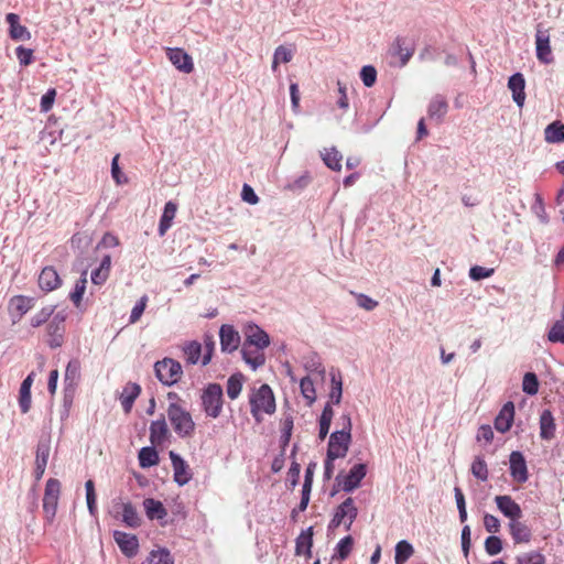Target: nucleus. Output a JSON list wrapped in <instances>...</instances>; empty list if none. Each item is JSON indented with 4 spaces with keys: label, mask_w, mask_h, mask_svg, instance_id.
I'll return each mask as SVG.
<instances>
[{
    "label": "nucleus",
    "mask_w": 564,
    "mask_h": 564,
    "mask_svg": "<svg viewBox=\"0 0 564 564\" xmlns=\"http://www.w3.org/2000/svg\"><path fill=\"white\" fill-rule=\"evenodd\" d=\"M167 399L170 403L166 412L174 432L182 438L192 436L195 431V422L191 413L178 403L180 398L175 392H169Z\"/></svg>",
    "instance_id": "obj_1"
},
{
    "label": "nucleus",
    "mask_w": 564,
    "mask_h": 564,
    "mask_svg": "<svg viewBox=\"0 0 564 564\" xmlns=\"http://www.w3.org/2000/svg\"><path fill=\"white\" fill-rule=\"evenodd\" d=\"M341 430L329 436L327 454L329 458H343L347 455L351 442V420L349 414L340 416Z\"/></svg>",
    "instance_id": "obj_2"
},
{
    "label": "nucleus",
    "mask_w": 564,
    "mask_h": 564,
    "mask_svg": "<svg viewBox=\"0 0 564 564\" xmlns=\"http://www.w3.org/2000/svg\"><path fill=\"white\" fill-rule=\"evenodd\" d=\"M250 406L252 416L260 421V412L272 414L275 411V399L272 389L268 384H262L250 397Z\"/></svg>",
    "instance_id": "obj_3"
},
{
    "label": "nucleus",
    "mask_w": 564,
    "mask_h": 564,
    "mask_svg": "<svg viewBox=\"0 0 564 564\" xmlns=\"http://www.w3.org/2000/svg\"><path fill=\"white\" fill-rule=\"evenodd\" d=\"M202 405L207 416L217 419L223 410L224 392L218 383H209L202 393Z\"/></svg>",
    "instance_id": "obj_4"
},
{
    "label": "nucleus",
    "mask_w": 564,
    "mask_h": 564,
    "mask_svg": "<svg viewBox=\"0 0 564 564\" xmlns=\"http://www.w3.org/2000/svg\"><path fill=\"white\" fill-rule=\"evenodd\" d=\"M154 370L156 378L165 386L176 383L182 376L181 364L172 358H164L155 362Z\"/></svg>",
    "instance_id": "obj_5"
},
{
    "label": "nucleus",
    "mask_w": 564,
    "mask_h": 564,
    "mask_svg": "<svg viewBox=\"0 0 564 564\" xmlns=\"http://www.w3.org/2000/svg\"><path fill=\"white\" fill-rule=\"evenodd\" d=\"M61 494V482L55 478H50L46 481L44 497H43V511L48 522H52L57 510V503Z\"/></svg>",
    "instance_id": "obj_6"
},
{
    "label": "nucleus",
    "mask_w": 564,
    "mask_h": 564,
    "mask_svg": "<svg viewBox=\"0 0 564 564\" xmlns=\"http://www.w3.org/2000/svg\"><path fill=\"white\" fill-rule=\"evenodd\" d=\"M358 509L355 506L351 497L346 498L336 509L332 520L328 523V530H335L345 522V519H350L354 522L357 519Z\"/></svg>",
    "instance_id": "obj_7"
},
{
    "label": "nucleus",
    "mask_w": 564,
    "mask_h": 564,
    "mask_svg": "<svg viewBox=\"0 0 564 564\" xmlns=\"http://www.w3.org/2000/svg\"><path fill=\"white\" fill-rule=\"evenodd\" d=\"M367 474V466L365 464H356L346 476L337 475L336 481L341 486L345 492H351L360 486L361 480Z\"/></svg>",
    "instance_id": "obj_8"
},
{
    "label": "nucleus",
    "mask_w": 564,
    "mask_h": 564,
    "mask_svg": "<svg viewBox=\"0 0 564 564\" xmlns=\"http://www.w3.org/2000/svg\"><path fill=\"white\" fill-rule=\"evenodd\" d=\"M245 337L242 345L248 347L263 350L270 345V336L268 333L256 324H250L246 327Z\"/></svg>",
    "instance_id": "obj_9"
},
{
    "label": "nucleus",
    "mask_w": 564,
    "mask_h": 564,
    "mask_svg": "<svg viewBox=\"0 0 564 564\" xmlns=\"http://www.w3.org/2000/svg\"><path fill=\"white\" fill-rule=\"evenodd\" d=\"M535 51H536V58L541 63L550 64L553 62L549 31L542 30L541 25L538 26V30L535 33Z\"/></svg>",
    "instance_id": "obj_10"
},
{
    "label": "nucleus",
    "mask_w": 564,
    "mask_h": 564,
    "mask_svg": "<svg viewBox=\"0 0 564 564\" xmlns=\"http://www.w3.org/2000/svg\"><path fill=\"white\" fill-rule=\"evenodd\" d=\"M113 540L127 557L131 558L138 554L139 541L137 535L116 530L113 531Z\"/></svg>",
    "instance_id": "obj_11"
},
{
    "label": "nucleus",
    "mask_w": 564,
    "mask_h": 564,
    "mask_svg": "<svg viewBox=\"0 0 564 564\" xmlns=\"http://www.w3.org/2000/svg\"><path fill=\"white\" fill-rule=\"evenodd\" d=\"M510 475L519 484H523L529 479L527 462L523 454L519 451H513L509 457Z\"/></svg>",
    "instance_id": "obj_12"
},
{
    "label": "nucleus",
    "mask_w": 564,
    "mask_h": 564,
    "mask_svg": "<svg viewBox=\"0 0 564 564\" xmlns=\"http://www.w3.org/2000/svg\"><path fill=\"white\" fill-rule=\"evenodd\" d=\"M169 456L174 471V481L178 486L186 485L192 479L187 463L173 451L169 453Z\"/></svg>",
    "instance_id": "obj_13"
},
{
    "label": "nucleus",
    "mask_w": 564,
    "mask_h": 564,
    "mask_svg": "<svg viewBox=\"0 0 564 564\" xmlns=\"http://www.w3.org/2000/svg\"><path fill=\"white\" fill-rule=\"evenodd\" d=\"M166 55L170 62L181 72L189 74L194 69L192 57L180 47L167 48Z\"/></svg>",
    "instance_id": "obj_14"
},
{
    "label": "nucleus",
    "mask_w": 564,
    "mask_h": 564,
    "mask_svg": "<svg viewBox=\"0 0 564 564\" xmlns=\"http://www.w3.org/2000/svg\"><path fill=\"white\" fill-rule=\"evenodd\" d=\"M220 347L224 352L235 351L240 344L239 333L231 325H223L219 330Z\"/></svg>",
    "instance_id": "obj_15"
},
{
    "label": "nucleus",
    "mask_w": 564,
    "mask_h": 564,
    "mask_svg": "<svg viewBox=\"0 0 564 564\" xmlns=\"http://www.w3.org/2000/svg\"><path fill=\"white\" fill-rule=\"evenodd\" d=\"M495 501L498 509L511 521L518 520L522 517L520 506L510 496H497Z\"/></svg>",
    "instance_id": "obj_16"
},
{
    "label": "nucleus",
    "mask_w": 564,
    "mask_h": 564,
    "mask_svg": "<svg viewBox=\"0 0 564 564\" xmlns=\"http://www.w3.org/2000/svg\"><path fill=\"white\" fill-rule=\"evenodd\" d=\"M508 88L512 93V99L518 107L522 108L525 101V79L521 73H514L508 79Z\"/></svg>",
    "instance_id": "obj_17"
},
{
    "label": "nucleus",
    "mask_w": 564,
    "mask_h": 564,
    "mask_svg": "<svg viewBox=\"0 0 564 564\" xmlns=\"http://www.w3.org/2000/svg\"><path fill=\"white\" fill-rule=\"evenodd\" d=\"M6 21L9 24V35L13 41H29L31 32L20 24V17L17 13H8Z\"/></svg>",
    "instance_id": "obj_18"
},
{
    "label": "nucleus",
    "mask_w": 564,
    "mask_h": 564,
    "mask_svg": "<svg viewBox=\"0 0 564 564\" xmlns=\"http://www.w3.org/2000/svg\"><path fill=\"white\" fill-rule=\"evenodd\" d=\"M62 284L57 271L53 267H45L39 275V286L41 290L51 292Z\"/></svg>",
    "instance_id": "obj_19"
},
{
    "label": "nucleus",
    "mask_w": 564,
    "mask_h": 564,
    "mask_svg": "<svg viewBox=\"0 0 564 564\" xmlns=\"http://www.w3.org/2000/svg\"><path fill=\"white\" fill-rule=\"evenodd\" d=\"M514 417V404L511 401H508L497 417L495 419V427L497 431L501 433H506L510 430Z\"/></svg>",
    "instance_id": "obj_20"
},
{
    "label": "nucleus",
    "mask_w": 564,
    "mask_h": 564,
    "mask_svg": "<svg viewBox=\"0 0 564 564\" xmlns=\"http://www.w3.org/2000/svg\"><path fill=\"white\" fill-rule=\"evenodd\" d=\"M448 111V104L444 96L435 95L427 107V115L430 119L441 123Z\"/></svg>",
    "instance_id": "obj_21"
},
{
    "label": "nucleus",
    "mask_w": 564,
    "mask_h": 564,
    "mask_svg": "<svg viewBox=\"0 0 564 564\" xmlns=\"http://www.w3.org/2000/svg\"><path fill=\"white\" fill-rule=\"evenodd\" d=\"M169 434V427L163 416L151 423L150 441L153 445H161L164 443L167 440Z\"/></svg>",
    "instance_id": "obj_22"
},
{
    "label": "nucleus",
    "mask_w": 564,
    "mask_h": 564,
    "mask_svg": "<svg viewBox=\"0 0 564 564\" xmlns=\"http://www.w3.org/2000/svg\"><path fill=\"white\" fill-rule=\"evenodd\" d=\"M312 546H313V527L303 530L300 535L295 540V554L296 555H306L307 557L312 556Z\"/></svg>",
    "instance_id": "obj_23"
},
{
    "label": "nucleus",
    "mask_w": 564,
    "mask_h": 564,
    "mask_svg": "<svg viewBox=\"0 0 564 564\" xmlns=\"http://www.w3.org/2000/svg\"><path fill=\"white\" fill-rule=\"evenodd\" d=\"M555 421L550 410H543L540 415V437L544 441H550L555 435Z\"/></svg>",
    "instance_id": "obj_24"
},
{
    "label": "nucleus",
    "mask_w": 564,
    "mask_h": 564,
    "mask_svg": "<svg viewBox=\"0 0 564 564\" xmlns=\"http://www.w3.org/2000/svg\"><path fill=\"white\" fill-rule=\"evenodd\" d=\"M80 378V362L77 359L68 361L64 376L66 391H74Z\"/></svg>",
    "instance_id": "obj_25"
},
{
    "label": "nucleus",
    "mask_w": 564,
    "mask_h": 564,
    "mask_svg": "<svg viewBox=\"0 0 564 564\" xmlns=\"http://www.w3.org/2000/svg\"><path fill=\"white\" fill-rule=\"evenodd\" d=\"M141 392V387L138 383H128L120 395V402L124 413H130L135 399Z\"/></svg>",
    "instance_id": "obj_26"
},
{
    "label": "nucleus",
    "mask_w": 564,
    "mask_h": 564,
    "mask_svg": "<svg viewBox=\"0 0 564 564\" xmlns=\"http://www.w3.org/2000/svg\"><path fill=\"white\" fill-rule=\"evenodd\" d=\"M110 269L111 256L106 254L102 257L99 267L91 271V282L96 285H102L109 278Z\"/></svg>",
    "instance_id": "obj_27"
},
{
    "label": "nucleus",
    "mask_w": 564,
    "mask_h": 564,
    "mask_svg": "<svg viewBox=\"0 0 564 564\" xmlns=\"http://www.w3.org/2000/svg\"><path fill=\"white\" fill-rule=\"evenodd\" d=\"M241 355L245 362L248 364L253 370L263 366L265 362V357L262 350L248 347L246 345H242Z\"/></svg>",
    "instance_id": "obj_28"
},
{
    "label": "nucleus",
    "mask_w": 564,
    "mask_h": 564,
    "mask_svg": "<svg viewBox=\"0 0 564 564\" xmlns=\"http://www.w3.org/2000/svg\"><path fill=\"white\" fill-rule=\"evenodd\" d=\"M34 373H30L21 383L19 406L22 413H28L31 409V387L33 383Z\"/></svg>",
    "instance_id": "obj_29"
},
{
    "label": "nucleus",
    "mask_w": 564,
    "mask_h": 564,
    "mask_svg": "<svg viewBox=\"0 0 564 564\" xmlns=\"http://www.w3.org/2000/svg\"><path fill=\"white\" fill-rule=\"evenodd\" d=\"M143 507L147 513V517L150 520H162L167 516V511L164 508L163 503L153 498H147L143 500Z\"/></svg>",
    "instance_id": "obj_30"
},
{
    "label": "nucleus",
    "mask_w": 564,
    "mask_h": 564,
    "mask_svg": "<svg viewBox=\"0 0 564 564\" xmlns=\"http://www.w3.org/2000/svg\"><path fill=\"white\" fill-rule=\"evenodd\" d=\"M177 205L174 202H167L164 206L163 214L159 223V235L163 237L171 228L173 219L176 215Z\"/></svg>",
    "instance_id": "obj_31"
},
{
    "label": "nucleus",
    "mask_w": 564,
    "mask_h": 564,
    "mask_svg": "<svg viewBox=\"0 0 564 564\" xmlns=\"http://www.w3.org/2000/svg\"><path fill=\"white\" fill-rule=\"evenodd\" d=\"M509 527L516 543H528L531 540L532 533L527 524L514 520L510 522Z\"/></svg>",
    "instance_id": "obj_32"
},
{
    "label": "nucleus",
    "mask_w": 564,
    "mask_h": 564,
    "mask_svg": "<svg viewBox=\"0 0 564 564\" xmlns=\"http://www.w3.org/2000/svg\"><path fill=\"white\" fill-rule=\"evenodd\" d=\"M303 366L310 373H317L324 378L325 368L322 364L321 357L316 352L311 351L303 356Z\"/></svg>",
    "instance_id": "obj_33"
},
{
    "label": "nucleus",
    "mask_w": 564,
    "mask_h": 564,
    "mask_svg": "<svg viewBox=\"0 0 564 564\" xmlns=\"http://www.w3.org/2000/svg\"><path fill=\"white\" fill-rule=\"evenodd\" d=\"M65 326L50 322L47 325V344L51 348H58L64 343Z\"/></svg>",
    "instance_id": "obj_34"
},
{
    "label": "nucleus",
    "mask_w": 564,
    "mask_h": 564,
    "mask_svg": "<svg viewBox=\"0 0 564 564\" xmlns=\"http://www.w3.org/2000/svg\"><path fill=\"white\" fill-rule=\"evenodd\" d=\"M322 159L324 163L334 171H340L341 169V160L343 155L340 152L335 148H325L324 151L321 152Z\"/></svg>",
    "instance_id": "obj_35"
},
{
    "label": "nucleus",
    "mask_w": 564,
    "mask_h": 564,
    "mask_svg": "<svg viewBox=\"0 0 564 564\" xmlns=\"http://www.w3.org/2000/svg\"><path fill=\"white\" fill-rule=\"evenodd\" d=\"M142 564H174V558L167 549L161 547L151 551Z\"/></svg>",
    "instance_id": "obj_36"
},
{
    "label": "nucleus",
    "mask_w": 564,
    "mask_h": 564,
    "mask_svg": "<svg viewBox=\"0 0 564 564\" xmlns=\"http://www.w3.org/2000/svg\"><path fill=\"white\" fill-rule=\"evenodd\" d=\"M544 138L549 143L564 142V124L560 121L550 123L544 130Z\"/></svg>",
    "instance_id": "obj_37"
},
{
    "label": "nucleus",
    "mask_w": 564,
    "mask_h": 564,
    "mask_svg": "<svg viewBox=\"0 0 564 564\" xmlns=\"http://www.w3.org/2000/svg\"><path fill=\"white\" fill-rule=\"evenodd\" d=\"M122 506V521L129 528H139L141 525V519L137 512V509L131 502H124Z\"/></svg>",
    "instance_id": "obj_38"
},
{
    "label": "nucleus",
    "mask_w": 564,
    "mask_h": 564,
    "mask_svg": "<svg viewBox=\"0 0 564 564\" xmlns=\"http://www.w3.org/2000/svg\"><path fill=\"white\" fill-rule=\"evenodd\" d=\"M334 417V410L329 403H326L324 406L322 414L319 416V431H318V437L323 441L328 432L332 424V420Z\"/></svg>",
    "instance_id": "obj_39"
},
{
    "label": "nucleus",
    "mask_w": 564,
    "mask_h": 564,
    "mask_svg": "<svg viewBox=\"0 0 564 564\" xmlns=\"http://www.w3.org/2000/svg\"><path fill=\"white\" fill-rule=\"evenodd\" d=\"M159 464V454L152 446L142 447L139 452V465L149 468Z\"/></svg>",
    "instance_id": "obj_40"
},
{
    "label": "nucleus",
    "mask_w": 564,
    "mask_h": 564,
    "mask_svg": "<svg viewBox=\"0 0 564 564\" xmlns=\"http://www.w3.org/2000/svg\"><path fill=\"white\" fill-rule=\"evenodd\" d=\"M183 354L188 365H196L202 356V345L196 340L185 343Z\"/></svg>",
    "instance_id": "obj_41"
},
{
    "label": "nucleus",
    "mask_w": 564,
    "mask_h": 564,
    "mask_svg": "<svg viewBox=\"0 0 564 564\" xmlns=\"http://www.w3.org/2000/svg\"><path fill=\"white\" fill-rule=\"evenodd\" d=\"M413 553L414 549L412 544H410L405 540L399 541L395 545V564H404L412 556Z\"/></svg>",
    "instance_id": "obj_42"
},
{
    "label": "nucleus",
    "mask_w": 564,
    "mask_h": 564,
    "mask_svg": "<svg viewBox=\"0 0 564 564\" xmlns=\"http://www.w3.org/2000/svg\"><path fill=\"white\" fill-rule=\"evenodd\" d=\"M243 376L241 373L231 375L227 380V394L231 400L239 397L242 390Z\"/></svg>",
    "instance_id": "obj_43"
},
{
    "label": "nucleus",
    "mask_w": 564,
    "mask_h": 564,
    "mask_svg": "<svg viewBox=\"0 0 564 564\" xmlns=\"http://www.w3.org/2000/svg\"><path fill=\"white\" fill-rule=\"evenodd\" d=\"M86 284H87V270H84L80 274L79 280H77V282H76L73 292L69 294L72 302L77 307L79 306V304L82 302L83 295L86 290Z\"/></svg>",
    "instance_id": "obj_44"
},
{
    "label": "nucleus",
    "mask_w": 564,
    "mask_h": 564,
    "mask_svg": "<svg viewBox=\"0 0 564 564\" xmlns=\"http://www.w3.org/2000/svg\"><path fill=\"white\" fill-rule=\"evenodd\" d=\"M330 380H332V390L329 393V404H339L343 397V382L340 376L336 375L335 372L330 373Z\"/></svg>",
    "instance_id": "obj_45"
},
{
    "label": "nucleus",
    "mask_w": 564,
    "mask_h": 564,
    "mask_svg": "<svg viewBox=\"0 0 564 564\" xmlns=\"http://www.w3.org/2000/svg\"><path fill=\"white\" fill-rule=\"evenodd\" d=\"M354 545V539L351 535L343 538L336 545L335 556L345 560L349 556Z\"/></svg>",
    "instance_id": "obj_46"
},
{
    "label": "nucleus",
    "mask_w": 564,
    "mask_h": 564,
    "mask_svg": "<svg viewBox=\"0 0 564 564\" xmlns=\"http://www.w3.org/2000/svg\"><path fill=\"white\" fill-rule=\"evenodd\" d=\"M471 474L481 481H486L488 479V468L482 457H475L471 464Z\"/></svg>",
    "instance_id": "obj_47"
},
{
    "label": "nucleus",
    "mask_w": 564,
    "mask_h": 564,
    "mask_svg": "<svg viewBox=\"0 0 564 564\" xmlns=\"http://www.w3.org/2000/svg\"><path fill=\"white\" fill-rule=\"evenodd\" d=\"M302 395L312 404L316 400V391L310 376L304 377L300 382Z\"/></svg>",
    "instance_id": "obj_48"
},
{
    "label": "nucleus",
    "mask_w": 564,
    "mask_h": 564,
    "mask_svg": "<svg viewBox=\"0 0 564 564\" xmlns=\"http://www.w3.org/2000/svg\"><path fill=\"white\" fill-rule=\"evenodd\" d=\"M50 440H40L36 446L35 463L46 466L50 457Z\"/></svg>",
    "instance_id": "obj_49"
},
{
    "label": "nucleus",
    "mask_w": 564,
    "mask_h": 564,
    "mask_svg": "<svg viewBox=\"0 0 564 564\" xmlns=\"http://www.w3.org/2000/svg\"><path fill=\"white\" fill-rule=\"evenodd\" d=\"M522 390L529 394L534 395L539 391V380L535 373L527 372L522 381Z\"/></svg>",
    "instance_id": "obj_50"
},
{
    "label": "nucleus",
    "mask_w": 564,
    "mask_h": 564,
    "mask_svg": "<svg viewBox=\"0 0 564 564\" xmlns=\"http://www.w3.org/2000/svg\"><path fill=\"white\" fill-rule=\"evenodd\" d=\"M86 489V501H87V508L91 516H95L97 512V506H96V492H95V485L93 480H87L85 484Z\"/></svg>",
    "instance_id": "obj_51"
},
{
    "label": "nucleus",
    "mask_w": 564,
    "mask_h": 564,
    "mask_svg": "<svg viewBox=\"0 0 564 564\" xmlns=\"http://www.w3.org/2000/svg\"><path fill=\"white\" fill-rule=\"evenodd\" d=\"M544 556L536 551L522 553L517 556V564H544Z\"/></svg>",
    "instance_id": "obj_52"
},
{
    "label": "nucleus",
    "mask_w": 564,
    "mask_h": 564,
    "mask_svg": "<svg viewBox=\"0 0 564 564\" xmlns=\"http://www.w3.org/2000/svg\"><path fill=\"white\" fill-rule=\"evenodd\" d=\"M547 339L551 343L564 344V322L556 321L547 333Z\"/></svg>",
    "instance_id": "obj_53"
},
{
    "label": "nucleus",
    "mask_w": 564,
    "mask_h": 564,
    "mask_svg": "<svg viewBox=\"0 0 564 564\" xmlns=\"http://www.w3.org/2000/svg\"><path fill=\"white\" fill-rule=\"evenodd\" d=\"M55 307L54 306H45L40 312H37L32 318H31V326L32 327H40L44 323H46L50 317L53 315Z\"/></svg>",
    "instance_id": "obj_54"
},
{
    "label": "nucleus",
    "mask_w": 564,
    "mask_h": 564,
    "mask_svg": "<svg viewBox=\"0 0 564 564\" xmlns=\"http://www.w3.org/2000/svg\"><path fill=\"white\" fill-rule=\"evenodd\" d=\"M360 78L368 88L372 87L377 80V70L372 65H366L360 70Z\"/></svg>",
    "instance_id": "obj_55"
},
{
    "label": "nucleus",
    "mask_w": 564,
    "mask_h": 564,
    "mask_svg": "<svg viewBox=\"0 0 564 564\" xmlns=\"http://www.w3.org/2000/svg\"><path fill=\"white\" fill-rule=\"evenodd\" d=\"M485 550L489 555H497L502 550L501 539L496 535H490L485 541Z\"/></svg>",
    "instance_id": "obj_56"
},
{
    "label": "nucleus",
    "mask_w": 564,
    "mask_h": 564,
    "mask_svg": "<svg viewBox=\"0 0 564 564\" xmlns=\"http://www.w3.org/2000/svg\"><path fill=\"white\" fill-rule=\"evenodd\" d=\"M11 305L19 312V315L22 316L31 308V299L22 295L14 296L11 300Z\"/></svg>",
    "instance_id": "obj_57"
},
{
    "label": "nucleus",
    "mask_w": 564,
    "mask_h": 564,
    "mask_svg": "<svg viewBox=\"0 0 564 564\" xmlns=\"http://www.w3.org/2000/svg\"><path fill=\"white\" fill-rule=\"evenodd\" d=\"M494 274V269L480 265H474L469 269V278L474 281H479L489 278Z\"/></svg>",
    "instance_id": "obj_58"
},
{
    "label": "nucleus",
    "mask_w": 564,
    "mask_h": 564,
    "mask_svg": "<svg viewBox=\"0 0 564 564\" xmlns=\"http://www.w3.org/2000/svg\"><path fill=\"white\" fill-rule=\"evenodd\" d=\"M147 302H148V296L147 295H143L137 303L135 305L133 306L132 311H131V314H130V323L133 324L135 322H138L140 319V317L142 316L144 310H145V306H147Z\"/></svg>",
    "instance_id": "obj_59"
},
{
    "label": "nucleus",
    "mask_w": 564,
    "mask_h": 564,
    "mask_svg": "<svg viewBox=\"0 0 564 564\" xmlns=\"http://www.w3.org/2000/svg\"><path fill=\"white\" fill-rule=\"evenodd\" d=\"M33 53L32 48H26L24 46H18L15 50L17 57L22 66H28L33 62Z\"/></svg>",
    "instance_id": "obj_60"
},
{
    "label": "nucleus",
    "mask_w": 564,
    "mask_h": 564,
    "mask_svg": "<svg viewBox=\"0 0 564 564\" xmlns=\"http://www.w3.org/2000/svg\"><path fill=\"white\" fill-rule=\"evenodd\" d=\"M273 56L279 59L280 63H289L293 58V50L284 45H279Z\"/></svg>",
    "instance_id": "obj_61"
},
{
    "label": "nucleus",
    "mask_w": 564,
    "mask_h": 564,
    "mask_svg": "<svg viewBox=\"0 0 564 564\" xmlns=\"http://www.w3.org/2000/svg\"><path fill=\"white\" fill-rule=\"evenodd\" d=\"M357 304L366 311H372L378 306V302L366 294H357Z\"/></svg>",
    "instance_id": "obj_62"
},
{
    "label": "nucleus",
    "mask_w": 564,
    "mask_h": 564,
    "mask_svg": "<svg viewBox=\"0 0 564 564\" xmlns=\"http://www.w3.org/2000/svg\"><path fill=\"white\" fill-rule=\"evenodd\" d=\"M484 527L488 532L496 533L500 529V521L497 517L487 513L484 517Z\"/></svg>",
    "instance_id": "obj_63"
},
{
    "label": "nucleus",
    "mask_w": 564,
    "mask_h": 564,
    "mask_svg": "<svg viewBox=\"0 0 564 564\" xmlns=\"http://www.w3.org/2000/svg\"><path fill=\"white\" fill-rule=\"evenodd\" d=\"M311 182V176L310 174L306 172L304 173L303 175L299 176L297 178H295L292 183H290L288 185V187L291 189V191H297V189H303L304 187H306Z\"/></svg>",
    "instance_id": "obj_64"
}]
</instances>
